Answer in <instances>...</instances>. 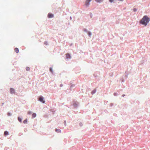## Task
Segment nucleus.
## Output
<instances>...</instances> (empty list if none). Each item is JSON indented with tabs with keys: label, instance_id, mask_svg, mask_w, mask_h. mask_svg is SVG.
<instances>
[{
	"label": "nucleus",
	"instance_id": "nucleus-32",
	"mask_svg": "<svg viewBox=\"0 0 150 150\" xmlns=\"http://www.w3.org/2000/svg\"><path fill=\"white\" fill-rule=\"evenodd\" d=\"M86 1L90 3L91 0H86Z\"/></svg>",
	"mask_w": 150,
	"mask_h": 150
},
{
	"label": "nucleus",
	"instance_id": "nucleus-12",
	"mask_svg": "<svg viewBox=\"0 0 150 150\" xmlns=\"http://www.w3.org/2000/svg\"><path fill=\"white\" fill-rule=\"evenodd\" d=\"M18 120L19 122H22V118H21L20 117H18Z\"/></svg>",
	"mask_w": 150,
	"mask_h": 150
},
{
	"label": "nucleus",
	"instance_id": "nucleus-37",
	"mask_svg": "<svg viewBox=\"0 0 150 150\" xmlns=\"http://www.w3.org/2000/svg\"><path fill=\"white\" fill-rule=\"evenodd\" d=\"M118 0L120 1H123L124 0Z\"/></svg>",
	"mask_w": 150,
	"mask_h": 150
},
{
	"label": "nucleus",
	"instance_id": "nucleus-36",
	"mask_svg": "<svg viewBox=\"0 0 150 150\" xmlns=\"http://www.w3.org/2000/svg\"><path fill=\"white\" fill-rule=\"evenodd\" d=\"M4 103H2V104H1V105H2V106H3V105H4Z\"/></svg>",
	"mask_w": 150,
	"mask_h": 150
},
{
	"label": "nucleus",
	"instance_id": "nucleus-1",
	"mask_svg": "<svg viewBox=\"0 0 150 150\" xmlns=\"http://www.w3.org/2000/svg\"><path fill=\"white\" fill-rule=\"evenodd\" d=\"M150 20V18L148 16L146 15H145L143 16L142 18L140 21L139 23L141 24L146 26L149 22Z\"/></svg>",
	"mask_w": 150,
	"mask_h": 150
},
{
	"label": "nucleus",
	"instance_id": "nucleus-15",
	"mask_svg": "<svg viewBox=\"0 0 150 150\" xmlns=\"http://www.w3.org/2000/svg\"><path fill=\"white\" fill-rule=\"evenodd\" d=\"M87 33L88 34V36L89 37H91V35H92V33L91 31H88Z\"/></svg>",
	"mask_w": 150,
	"mask_h": 150
},
{
	"label": "nucleus",
	"instance_id": "nucleus-22",
	"mask_svg": "<svg viewBox=\"0 0 150 150\" xmlns=\"http://www.w3.org/2000/svg\"><path fill=\"white\" fill-rule=\"evenodd\" d=\"M89 15L90 16L91 18H92L93 16V14L92 13L90 12L89 13Z\"/></svg>",
	"mask_w": 150,
	"mask_h": 150
},
{
	"label": "nucleus",
	"instance_id": "nucleus-20",
	"mask_svg": "<svg viewBox=\"0 0 150 150\" xmlns=\"http://www.w3.org/2000/svg\"><path fill=\"white\" fill-rule=\"evenodd\" d=\"M137 10V9L136 8H134L133 9V11L134 12H136Z\"/></svg>",
	"mask_w": 150,
	"mask_h": 150
},
{
	"label": "nucleus",
	"instance_id": "nucleus-33",
	"mask_svg": "<svg viewBox=\"0 0 150 150\" xmlns=\"http://www.w3.org/2000/svg\"><path fill=\"white\" fill-rule=\"evenodd\" d=\"M62 86H63V84H60V87H62Z\"/></svg>",
	"mask_w": 150,
	"mask_h": 150
},
{
	"label": "nucleus",
	"instance_id": "nucleus-19",
	"mask_svg": "<svg viewBox=\"0 0 150 150\" xmlns=\"http://www.w3.org/2000/svg\"><path fill=\"white\" fill-rule=\"evenodd\" d=\"M93 76H94V77L95 78H96L98 77V76L97 75V74L96 73H95L93 74Z\"/></svg>",
	"mask_w": 150,
	"mask_h": 150
},
{
	"label": "nucleus",
	"instance_id": "nucleus-6",
	"mask_svg": "<svg viewBox=\"0 0 150 150\" xmlns=\"http://www.w3.org/2000/svg\"><path fill=\"white\" fill-rule=\"evenodd\" d=\"M54 17V14L49 13L47 15V17L49 18H53Z\"/></svg>",
	"mask_w": 150,
	"mask_h": 150
},
{
	"label": "nucleus",
	"instance_id": "nucleus-3",
	"mask_svg": "<svg viewBox=\"0 0 150 150\" xmlns=\"http://www.w3.org/2000/svg\"><path fill=\"white\" fill-rule=\"evenodd\" d=\"M79 105V103L78 102L73 101V105L75 109H76L78 107Z\"/></svg>",
	"mask_w": 150,
	"mask_h": 150
},
{
	"label": "nucleus",
	"instance_id": "nucleus-41",
	"mask_svg": "<svg viewBox=\"0 0 150 150\" xmlns=\"http://www.w3.org/2000/svg\"><path fill=\"white\" fill-rule=\"evenodd\" d=\"M72 45V44H71L70 45Z\"/></svg>",
	"mask_w": 150,
	"mask_h": 150
},
{
	"label": "nucleus",
	"instance_id": "nucleus-26",
	"mask_svg": "<svg viewBox=\"0 0 150 150\" xmlns=\"http://www.w3.org/2000/svg\"><path fill=\"white\" fill-rule=\"evenodd\" d=\"M30 68L29 67H27L26 68V69L27 71H28L30 70Z\"/></svg>",
	"mask_w": 150,
	"mask_h": 150
},
{
	"label": "nucleus",
	"instance_id": "nucleus-2",
	"mask_svg": "<svg viewBox=\"0 0 150 150\" xmlns=\"http://www.w3.org/2000/svg\"><path fill=\"white\" fill-rule=\"evenodd\" d=\"M44 98L42 96H40L38 100L40 101L42 103H45V101L44 100Z\"/></svg>",
	"mask_w": 150,
	"mask_h": 150
},
{
	"label": "nucleus",
	"instance_id": "nucleus-10",
	"mask_svg": "<svg viewBox=\"0 0 150 150\" xmlns=\"http://www.w3.org/2000/svg\"><path fill=\"white\" fill-rule=\"evenodd\" d=\"M96 91V89L95 88L91 92V93L92 95H93L94 93H95Z\"/></svg>",
	"mask_w": 150,
	"mask_h": 150
},
{
	"label": "nucleus",
	"instance_id": "nucleus-11",
	"mask_svg": "<svg viewBox=\"0 0 150 150\" xmlns=\"http://www.w3.org/2000/svg\"><path fill=\"white\" fill-rule=\"evenodd\" d=\"M9 134V132L8 131H6L4 132V135L5 136H6L8 135Z\"/></svg>",
	"mask_w": 150,
	"mask_h": 150
},
{
	"label": "nucleus",
	"instance_id": "nucleus-18",
	"mask_svg": "<svg viewBox=\"0 0 150 150\" xmlns=\"http://www.w3.org/2000/svg\"><path fill=\"white\" fill-rule=\"evenodd\" d=\"M95 1L97 3H100L103 1V0H95Z\"/></svg>",
	"mask_w": 150,
	"mask_h": 150
},
{
	"label": "nucleus",
	"instance_id": "nucleus-40",
	"mask_svg": "<svg viewBox=\"0 0 150 150\" xmlns=\"http://www.w3.org/2000/svg\"><path fill=\"white\" fill-rule=\"evenodd\" d=\"M10 150H12V149H10Z\"/></svg>",
	"mask_w": 150,
	"mask_h": 150
},
{
	"label": "nucleus",
	"instance_id": "nucleus-17",
	"mask_svg": "<svg viewBox=\"0 0 150 150\" xmlns=\"http://www.w3.org/2000/svg\"><path fill=\"white\" fill-rule=\"evenodd\" d=\"M89 4L90 3L86 1L85 3V5L87 6H88L89 5Z\"/></svg>",
	"mask_w": 150,
	"mask_h": 150
},
{
	"label": "nucleus",
	"instance_id": "nucleus-24",
	"mask_svg": "<svg viewBox=\"0 0 150 150\" xmlns=\"http://www.w3.org/2000/svg\"><path fill=\"white\" fill-rule=\"evenodd\" d=\"M7 115L8 116H11L12 115V114L10 113L9 112H8L7 113Z\"/></svg>",
	"mask_w": 150,
	"mask_h": 150
},
{
	"label": "nucleus",
	"instance_id": "nucleus-13",
	"mask_svg": "<svg viewBox=\"0 0 150 150\" xmlns=\"http://www.w3.org/2000/svg\"><path fill=\"white\" fill-rule=\"evenodd\" d=\"M55 131L57 132V133H60L61 132V130L60 129H56L55 130Z\"/></svg>",
	"mask_w": 150,
	"mask_h": 150
},
{
	"label": "nucleus",
	"instance_id": "nucleus-23",
	"mask_svg": "<svg viewBox=\"0 0 150 150\" xmlns=\"http://www.w3.org/2000/svg\"><path fill=\"white\" fill-rule=\"evenodd\" d=\"M44 44L46 45H48L47 42L46 41L44 42Z\"/></svg>",
	"mask_w": 150,
	"mask_h": 150
},
{
	"label": "nucleus",
	"instance_id": "nucleus-16",
	"mask_svg": "<svg viewBox=\"0 0 150 150\" xmlns=\"http://www.w3.org/2000/svg\"><path fill=\"white\" fill-rule=\"evenodd\" d=\"M32 117L33 118H35L36 116V114L35 113H34L32 115Z\"/></svg>",
	"mask_w": 150,
	"mask_h": 150
},
{
	"label": "nucleus",
	"instance_id": "nucleus-21",
	"mask_svg": "<svg viewBox=\"0 0 150 150\" xmlns=\"http://www.w3.org/2000/svg\"><path fill=\"white\" fill-rule=\"evenodd\" d=\"M28 121V120H27V119H26L25 120H24L23 121V123H24V124H25L26 123V122H27Z\"/></svg>",
	"mask_w": 150,
	"mask_h": 150
},
{
	"label": "nucleus",
	"instance_id": "nucleus-35",
	"mask_svg": "<svg viewBox=\"0 0 150 150\" xmlns=\"http://www.w3.org/2000/svg\"><path fill=\"white\" fill-rule=\"evenodd\" d=\"M72 19V18L71 16H70V20H71Z\"/></svg>",
	"mask_w": 150,
	"mask_h": 150
},
{
	"label": "nucleus",
	"instance_id": "nucleus-30",
	"mask_svg": "<svg viewBox=\"0 0 150 150\" xmlns=\"http://www.w3.org/2000/svg\"><path fill=\"white\" fill-rule=\"evenodd\" d=\"M113 105V103H111L110 104V106L112 107Z\"/></svg>",
	"mask_w": 150,
	"mask_h": 150
},
{
	"label": "nucleus",
	"instance_id": "nucleus-14",
	"mask_svg": "<svg viewBox=\"0 0 150 150\" xmlns=\"http://www.w3.org/2000/svg\"><path fill=\"white\" fill-rule=\"evenodd\" d=\"M14 50L15 52L17 53H18L19 52V49L18 48H15L14 49Z\"/></svg>",
	"mask_w": 150,
	"mask_h": 150
},
{
	"label": "nucleus",
	"instance_id": "nucleus-34",
	"mask_svg": "<svg viewBox=\"0 0 150 150\" xmlns=\"http://www.w3.org/2000/svg\"><path fill=\"white\" fill-rule=\"evenodd\" d=\"M125 96V94H123V95H122V97H123Z\"/></svg>",
	"mask_w": 150,
	"mask_h": 150
},
{
	"label": "nucleus",
	"instance_id": "nucleus-25",
	"mask_svg": "<svg viewBox=\"0 0 150 150\" xmlns=\"http://www.w3.org/2000/svg\"><path fill=\"white\" fill-rule=\"evenodd\" d=\"M83 31H84V32H86V33H87L88 31V30H87L86 29V28H85V29H83Z\"/></svg>",
	"mask_w": 150,
	"mask_h": 150
},
{
	"label": "nucleus",
	"instance_id": "nucleus-39",
	"mask_svg": "<svg viewBox=\"0 0 150 150\" xmlns=\"http://www.w3.org/2000/svg\"><path fill=\"white\" fill-rule=\"evenodd\" d=\"M68 105H66V106H67V107H68Z\"/></svg>",
	"mask_w": 150,
	"mask_h": 150
},
{
	"label": "nucleus",
	"instance_id": "nucleus-28",
	"mask_svg": "<svg viewBox=\"0 0 150 150\" xmlns=\"http://www.w3.org/2000/svg\"><path fill=\"white\" fill-rule=\"evenodd\" d=\"M64 125H65V126H66V121L65 120H64Z\"/></svg>",
	"mask_w": 150,
	"mask_h": 150
},
{
	"label": "nucleus",
	"instance_id": "nucleus-7",
	"mask_svg": "<svg viewBox=\"0 0 150 150\" xmlns=\"http://www.w3.org/2000/svg\"><path fill=\"white\" fill-rule=\"evenodd\" d=\"M120 94V93L119 91H117V92L114 93L113 95L115 96H117Z\"/></svg>",
	"mask_w": 150,
	"mask_h": 150
},
{
	"label": "nucleus",
	"instance_id": "nucleus-9",
	"mask_svg": "<svg viewBox=\"0 0 150 150\" xmlns=\"http://www.w3.org/2000/svg\"><path fill=\"white\" fill-rule=\"evenodd\" d=\"M49 71L52 74H53L54 73V72L53 71V69L52 67H50L49 69Z\"/></svg>",
	"mask_w": 150,
	"mask_h": 150
},
{
	"label": "nucleus",
	"instance_id": "nucleus-27",
	"mask_svg": "<svg viewBox=\"0 0 150 150\" xmlns=\"http://www.w3.org/2000/svg\"><path fill=\"white\" fill-rule=\"evenodd\" d=\"M79 125L80 126L82 127L83 125V123L81 122H80L79 123Z\"/></svg>",
	"mask_w": 150,
	"mask_h": 150
},
{
	"label": "nucleus",
	"instance_id": "nucleus-8",
	"mask_svg": "<svg viewBox=\"0 0 150 150\" xmlns=\"http://www.w3.org/2000/svg\"><path fill=\"white\" fill-rule=\"evenodd\" d=\"M66 58L67 59H70L71 58V55L69 53H67L66 54Z\"/></svg>",
	"mask_w": 150,
	"mask_h": 150
},
{
	"label": "nucleus",
	"instance_id": "nucleus-29",
	"mask_svg": "<svg viewBox=\"0 0 150 150\" xmlns=\"http://www.w3.org/2000/svg\"><path fill=\"white\" fill-rule=\"evenodd\" d=\"M28 113L29 115H30L32 113V112L31 111H28Z\"/></svg>",
	"mask_w": 150,
	"mask_h": 150
},
{
	"label": "nucleus",
	"instance_id": "nucleus-4",
	"mask_svg": "<svg viewBox=\"0 0 150 150\" xmlns=\"http://www.w3.org/2000/svg\"><path fill=\"white\" fill-rule=\"evenodd\" d=\"M69 85H71L70 86L69 89L71 91L72 89L75 87V85L74 84H73L71 81L69 83Z\"/></svg>",
	"mask_w": 150,
	"mask_h": 150
},
{
	"label": "nucleus",
	"instance_id": "nucleus-38",
	"mask_svg": "<svg viewBox=\"0 0 150 150\" xmlns=\"http://www.w3.org/2000/svg\"><path fill=\"white\" fill-rule=\"evenodd\" d=\"M124 81H123V80H122V82H124Z\"/></svg>",
	"mask_w": 150,
	"mask_h": 150
},
{
	"label": "nucleus",
	"instance_id": "nucleus-5",
	"mask_svg": "<svg viewBox=\"0 0 150 150\" xmlns=\"http://www.w3.org/2000/svg\"><path fill=\"white\" fill-rule=\"evenodd\" d=\"M10 93L11 94H14L15 93V90L14 88H10Z\"/></svg>",
	"mask_w": 150,
	"mask_h": 150
},
{
	"label": "nucleus",
	"instance_id": "nucleus-31",
	"mask_svg": "<svg viewBox=\"0 0 150 150\" xmlns=\"http://www.w3.org/2000/svg\"><path fill=\"white\" fill-rule=\"evenodd\" d=\"M9 149V148H8L7 147H6L5 148V150H7V149Z\"/></svg>",
	"mask_w": 150,
	"mask_h": 150
}]
</instances>
